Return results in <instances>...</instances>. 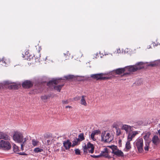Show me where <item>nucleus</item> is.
<instances>
[{"mask_svg":"<svg viewBox=\"0 0 160 160\" xmlns=\"http://www.w3.org/2000/svg\"><path fill=\"white\" fill-rule=\"evenodd\" d=\"M116 54H119L121 53V50L120 49H117L114 52Z\"/></svg>","mask_w":160,"mask_h":160,"instance_id":"obj_39","label":"nucleus"},{"mask_svg":"<svg viewBox=\"0 0 160 160\" xmlns=\"http://www.w3.org/2000/svg\"><path fill=\"white\" fill-rule=\"evenodd\" d=\"M133 144L135 148L137 149L139 153L143 152V141L142 138H138L134 142Z\"/></svg>","mask_w":160,"mask_h":160,"instance_id":"obj_2","label":"nucleus"},{"mask_svg":"<svg viewBox=\"0 0 160 160\" xmlns=\"http://www.w3.org/2000/svg\"><path fill=\"white\" fill-rule=\"evenodd\" d=\"M151 46H148V47L147 48H148V49L150 48H151Z\"/></svg>","mask_w":160,"mask_h":160,"instance_id":"obj_48","label":"nucleus"},{"mask_svg":"<svg viewBox=\"0 0 160 160\" xmlns=\"http://www.w3.org/2000/svg\"><path fill=\"white\" fill-rule=\"evenodd\" d=\"M150 142H146L145 143V146L144 148V149L145 151H148L149 146Z\"/></svg>","mask_w":160,"mask_h":160,"instance_id":"obj_27","label":"nucleus"},{"mask_svg":"<svg viewBox=\"0 0 160 160\" xmlns=\"http://www.w3.org/2000/svg\"><path fill=\"white\" fill-rule=\"evenodd\" d=\"M150 66H155V64H150Z\"/></svg>","mask_w":160,"mask_h":160,"instance_id":"obj_46","label":"nucleus"},{"mask_svg":"<svg viewBox=\"0 0 160 160\" xmlns=\"http://www.w3.org/2000/svg\"><path fill=\"white\" fill-rule=\"evenodd\" d=\"M43 151V150L42 149H40L38 148H35L33 151L35 153H38L42 152Z\"/></svg>","mask_w":160,"mask_h":160,"instance_id":"obj_31","label":"nucleus"},{"mask_svg":"<svg viewBox=\"0 0 160 160\" xmlns=\"http://www.w3.org/2000/svg\"><path fill=\"white\" fill-rule=\"evenodd\" d=\"M121 129L124 130L127 133H128L132 131V127L127 124H123L121 127Z\"/></svg>","mask_w":160,"mask_h":160,"instance_id":"obj_11","label":"nucleus"},{"mask_svg":"<svg viewBox=\"0 0 160 160\" xmlns=\"http://www.w3.org/2000/svg\"><path fill=\"white\" fill-rule=\"evenodd\" d=\"M63 145L66 149L69 150L72 146V143L69 140H67L66 141L63 142Z\"/></svg>","mask_w":160,"mask_h":160,"instance_id":"obj_14","label":"nucleus"},{"mask_svg":"<svg viewBox=\"0 0 160 160\" xmlns=\"http://www.w3.org/2000/svg\"><path fill=\"white\" fill-rule=\"evenodd\" d=\"M81 98V97L80 96H76L74 98V99L75 101H78Z\"/></svg>","mask_w":160,"mask_h":160,"instance_id":"obj_40","label":"nucleus"},{"mask_svg":"<svg viewBox=\"0 0 160 160\" xmlns=\"http://www.w3.org/2000/svg\"><path fill=\"white\" fill-rule=\"evenodd\" d=\"M28 52H25V54L26 55H27V57L29 56V55H28Z\"/></svg>","mask_w":160,"mask_h":160,"instance_id":"obj_45","label":"nucleus"},{"mask_svg":"<svg viewBox=\"0 0 160 160\" xmlns=\"http://www.w3.org/2000/svg\"><path fill=\"white\" fill-rule=\"evenodd\" d=\"M11 83V82L9 81H5L3 82V84L4 85H9Z\"/></svg>","mask_w":160,"mask_h":160,"instance_id":"obj_37","label":"nucleus"},{"mask_svg":"<svg viewBox=\"0 0 160 160\" xmlns=\"http://www.w3.org/2000/svg\"><path fill=\"white\" fill-rule=\"evenodd\" d=\"M78 141L80 142L84 140L85 138L84 137L83 134L82 133H81L78 136V138H77Z\"/></svg>","mask_w":160,"mask_h":160,"instance_id":"obj_23","label":"nucleus"},{"mask_svg":"<svg viewBox=\"0 0 160 160\" xmlns=\"http://www.w3.org/2000/svg\"><path fill=\"white\" fill-rule=\"evenodd\" d=\"M62 102L63 104H67L68 103V102L67 100H62Z\"/></svg>","mask_w":160,"mask_h":160,"instance_id":"obj_42","label":"nucleus"},{"mask_svg":"<svg viewBox=\"0 0 160 160\" xmlns=\"http://www.w3.org/2000/svg\"><path fill=\"white\" fill-rule=\"evenodd\" d=\"M92 157H93L94 158H99L100 157V155H97V156H91Z\"/></svg>","mask_w":160,"mask_h":160,"instance_id":"obj_43","label":"nucleus"},{"mask_svg":"<svg viewBox=\"0 0 160 160\" xmlns=\"http://www.w3.org/2000/svg\"><path fill=\"white\" fill-rule=\"evenodd\" d=\"M51 97L50 95H44L41 96V98L44 102H46L47 100L49 99Z\"/></svg>","mask_w":160,"mask_h":160,"instance_id":"obj_21","label":"nucleus"},{"mask_svg":"<svg viewBox=\"0 0 160 160\" xmlns=\"http://www.w3.org/2000/svg\"><path fill=\"white\" fill-rule=\"evenodd\" d=\"M3 139L6 140H10V137H9L6 134L2 132H0V139Z\"/></svg>","mask_w":160,"mask_h":160,"instance_id":"obj_15","label":"nucleus"},{"mask_svg":"<svg viewBox=\"0 0 160 160\" xmlns=\"http://www.w3.org/2000/svg\"><path fill=\"white\" fill-rule=\"evenodd\" d=\"M0 63L1 65L4 66H6L7 65H8L9 63V61H7V60L4 58H3L0 61Z\"/></svg>","mask_w":160,"mask_h":160,"instance_id":"obj_18","label":"nucleus"},{"mask_svg":"<svg viewBox=\"0 0 160 160\" xmlns=\"http://www.w3.org/2000/svg\"><path fill=\"white\" fill-rule=\"evenodd\" d=\"M64 55H66V54L64 53Z\"/></svg>","mask_w":160,"mask_h":160,"instance_id":"obj_52","label":"nucleus"},{"mask_svg":"<svg viewBox=\"0 0 160 160\" xmlns=\"http://www.w3.org/2000/svg\"><path fill=\"white\" fill-rule=\"evenodd\" d=\"M152 141L154 145H157L159 142V138L158 136L156 135L154 136L152 138Z\"/></svg>","mask_w":160,"mask_h":160,"instance_id":"obj_17","label":"nucleus"},{"mask_svg":"<svg viewBox=\"0 0 160 160\" xmlns=\"http://www.w3.org/2000/svg\"><path fill=\"white\" fill-rule=\"evenodd\" d=\"M22 85L24 88H30L32 86V84L31 81L27 80L22 83Z\"/></svg>","mask_w":160,"mask_h":160,"instance_id":"obj_13","label":"nucleus"},{"mask_svg":"<svg viewBox=\"0 0 160 160\" xmlns=\"http://www.w3.org/2000/svg\"><path fill=\"white\" fill-rule=\"evenodd\" d=\"M37 54H38V56L37 57V56H36V57H35V55H34L33 57H34V58H35L36 61H39L40 57V54L39 53H37Z\"/></svg>","mask_w":160,"mask_h":160,"instance_id":"obj_33","label":"nucleus"},{"mask_svg":"<svg viewBox=\"0 0 160 160\" xmlns=\"http://www.w3.org/2000/svg\"><path fill=\"white\" fill-rule=\"evenodd\" d=\"M101 136L102 141L105 142H110L113 139L112 137L111 136L109 133L106 134L105 131L103 132Z\"/></svg>","mask_w":160,"mask_h":160,"instance_id":"obj_6","label":"nucleus"},{"mask_svg":"<svg viewBox=\"0 0 160 160\" xmlns=\"http://www.w3.org/2000/svg\"><path fill=\"white\" fill-rule=\"evenodd\" d=\"M130 142V141L128 140L126 143L125 148L124 149L126 151H128L131 148Z\"/></svg>","mask_w":160,"mask_h":160,"instance_id":"obj_19","label":"nucleus"},{"mask_svg":"<svg viewBox=\"0 0 160 160\" xmlns=\"http://www.w3.org/2000/svg\"><path fill=\"white\" fill-rule=\"evenodd\" d=\"M95 135V134L92 132L90 135V137L94 141H95V139L94 138Z\"/></svg>","mask_w":160,"mask_h":160,"instance_id":"obj_34","label":"nucleus"},{"mask_svg":"<svg viewBox=\"0 0 160 160\" xmlns=\"http://www.w3.org/2000/svg\"><path fill=\"white\" fill-rule=\"evenodd\" d=\"M11 148L10 143L8 141L1 140L0 141V149L4 150H8Z\"/></svg>","mask_w":160,"mask_h":160,"instance_id":"obj_3","label":"nucleus"},{"mask_svg":"<svg viewBox=\"0 0 160 160\" xmlns=\"http://www.w3.org/2000/svg\"><path fill=\"white\" fill-rule=\"evenodd\" d=\"M94 147L93 145L90 142H88L87 145H86L83 147V151L86 153L88 152V151L89 153H92L94 152Z\"/></svg>","mask_w":160,"mask_h":160,"instance_id":"obj_8","label":"nucleus"},{"mask_svg":"<svg viewBox=\"0 0 160 160\" xmlns=\"http://www.w3.org/2000/svg\"><path fill=\"white\" fill-rule=\"evenodd\" d=\"M128 134V140L131 141L132 140V139L138 134V132L137 131H134L132 132H131Z\"/></svg>","mask_w":160,"mask_h":160,"instance_id":"obj_12","label":"nucleus"},{"mask_svg":"<svg viewBox=\"0 0 160 160\" xmlns=\"http://www.w3.org/2000/svg\"><path fill=\"white\" fill-rule=\"evenodd\" d=\"M22 134L19 132H16L13 136V140L18 143L21 142L23 140Z\"/></svg>","mask_w":160,"mask_h":160,"instance_id":"obj_7","label":"nucleus"},{"mask_svg":"<svg viewBox=\"0 0 160 160\" xmlns=\"http://www.w3.org/2000/svg\"><path fill=\"white\" fill-rule=\"evenodd\" d=\"M75 153L76 155H80V150L78 149H75Z\"/></svg>","mask_w":160,"mask_h":160,"instance_id":"obj_35","label":"nucleus"},{"mask_svg":"<svg viewBox=\"0 0 160 160\" xmlns=\"http://www.w3.org/2000/svg\"><path fill=\"white\" fill-rule=\"evenodd\" d=\"M115 129L116 130V134L117 136H119L121 134V130L120 128L117 127H116Z\"/></svg>","mask_w":160,"mask_h":160,"instance_id":"obj_29","label":"nucleus"},{"mask_svg":"<svg viewBox=\"0 0 160 160\" xmlns=\"http://www.w3.org/2000/svg\"><path fill=\"white\" fill-rule=\"evenodd\" d=\"M113 128H115L116 127H117V126L116 125H113Z\"/></svg>","mask_w":160,"mask_h":160,"instance_id":"obj_49","label":"nucleus"},{"mask_svg":"<svg viewBox=\"0 0 160 160\" xmlns=\"http://www.w3.org/2000/svg\"><path fill=\"white\" fill-rule=\"evenodd\" d=\"M143 63L142 62H140L136 63L135 65L127 66L124 68L117 69L109 72L108 73V77H110L111 78L115 77L116 75L120 74L123 73H124V75L128 74L130 72H135L138 70L143 68Z\"/></svg>","mask_w":160,"mask_h":160,"instance_id":"obj_1","label":"nucleus"},{"mask_svg":"<svg viewBox=\"0 0 160 160\" xmlns=\"http://www.w3.org/2000/svg\"><path fill=\"white\" fill-rule=\"evenodd\" d=\"M154 46H157V45H156V44H155V45H154Z\"/></svg>","mask_w":160,"mask_h":160,"instance_id":"obj_51","label":"nucleus"},{"mask_svg":"<svg viewBox=\"0 0 160 160\" xmlns=\"http://www.w3.org/2000/svg\"><path fill=\"white\" fill-rule=\"evenodd\" d=\"M93 133H94L95 135L96 134H98V133H99L100 132V131L99 130H94L93 131Z\"/></svg>","mask_w":160,"mask_h":160,"instance_id":"obj_38","label":"nucleus"},{"mask_svg":"<svg viewBox=\"0 0 160 160\" xmlns=\"http://www.w3.org/2000/svg\"><path fill=\"white\" fill-rule=\"evenodd\" d=\"M71 106H66V108H71Z\"/></svg>","mask_w":160,"mask_h":160,"instance_id":"obj_47","label":"nucleus"},{"mask_svg":"<svg viewBox=\"0 0 160 160\" xmlns=\"http://www.w3.org/2000/svg\"><path fill=\"white\" fill-rule=\"evenodd\" d=\"M108 151L107 148H104L102 151L101 152V155L105 157H108Z\"/></svg>","mask_w":160,"mask_h":160,"instance_id":"obj_16","label":"nucleus"},{"mask_svg":"<svg viewBox=\"0 0 160 160\" xmlns=\"http://www.w3.org/2000/svg\"><path fill=\"white\" fill-rule=\"evenodd\" d=\"M98 55V54H96V56H97Z\"/></svg>","mask_w":160,"mask_h":160,"instance_id":"obj_53","label":"nucleus"},{"mask_svg":"<svg viewBox=\"0 0 160 160\" xmlns=\"http://www.w3.org/2000/svg\"><path fill=\"white\" fill-rule=\"evenodd\" d=\"M64 80V79H62L61 78L53 79L48 82L47 84L48 86L50 87L52 85L53 86V84L56 85L57 84L60 83L61 80Z\"/></svg>","mask_w":160,"mask_h":160,"instance_id":"obj_9","label":"nucleus"},{"mask_svg":"<svg viewBox=\"0 0 160 160\" xmlns=\"http://www.w3.org/2000/svg\"><path fill=\"white\" fill-rule=\"evenodd\" d=\"M44 86L42 83L38 84L35 86V88L34 90L35 92L36 93H39L41 92L43 90Z\"/></svg>","mask_w":160,"mask_h":160,"instance_id":"obj_10","label":"nucleus"},{"mask_svg":"<svg viewBox=\"0 0 160 160\" xmlns=\"http://www.w3.org/2000/svg\"><path fill=\"white\" fill-rule=\"evenodd\" d=\"M150 134L151 133L150 132H147L145 133V135L143 136L144 139L145 140H148V138H149Z\"/></svg>","mask_w":160,"mask_h":160,"instance_id":"obj_24","label":"nucleus"},{"mask_svg":"<svg viewBox=\"0 0 160 160\" xmlns=\"http://www.w3.org/2000/svg\"><path fill=\"white\" fill-rule=\"evenodd\" d=\"M38 143H39L38 141L37 140H35L34 139H32V145L34 146H37Z\"/></svg>","mask_w":160,"mask_h":160,"instance_id":"obj_30","label":"nucleus"},{"mask_svg":"<svg viewBox=\"0 0 160 160\" xmlns=\"http://www.w3.org/2000/svg\"><path fill=\"white\" fill-rule=\"evenodd\" d=\"M24 141L22 142V143H21V149L22 151H23L24 150V148H23V147L25 145V142L26 141V138H25L24 139Z\"/></svg>","mask_w":160,"mask_h":160,"instance_id":"obj_32","label":"nucleus"},{"mask_svg":"<svg viewBox=\"0 0 160 160\" xmlns=\"http://www.w3.org/2000/svg\"><path fill=\"white\" fill-rule=\"evenodd\" d=\"M64 86V84H62L61 85H59L57 86H53V88L55 90H57L58 91L60 92L63 86Z\"/></svg>","mask_w":160,"mask_h":160,"instance_id":"obj_22","label":"nucleus"},{"mask_svg":"<svg viewBox=\"0 0 160 160\" xmlns=\"http://www.w3.org/2000/svg\"><path fill=\"white\" fill-rule=\"evenodd\" d=\"M30 59H31V58H30V57H29L28 58H27V60L29 59V60H30Z\"/></svg>","mask_w":160,"mask_h":160,"instance_id":"obj_50","label":"nucleus"},{"mask_svg":"<svg viewBox=\"0 0 160 160\" xmlns=\"http://www.w3.org/2000/svg\"><path fill=\"white\" fill-rule=\"evenodd\" d=\"M74 77V76L72 75H68L64 76V78L66 80H71Z\"/></svg>","mask_w":160,"mask_h":160,"instance_id":"obj_26","label":"nucleus"},{"mask_svg":"<svg viewBox=\"0 0 160 160\" xmlns=\"http://www.w3.org/2000/svg\"><path fill=\"white\" fill-rule=\"evenodd\" d=\"M105 74V76H103V74L102 73L92 74L91 75V77L97 80H107L110 78V77H108V73Z\"/></svg>","mask_w":160,"mask_h":160,"instance_id":"obj_4","label":"nucleus"},{"mask_svg":"<svg viewBox=\"0 0 160 160\" xmlns=\"http://www.w3.org/2000/svg\"><path fill=\"white\" fill-rule=\"evenodd\" d=\"M112 149V153L114 155L118 157H122L124 156L123 153L118 148L117 146L113 145L111 147Z\"/></svg>","mask_w":160,"mask_h":160,"instance_id":"obj_5","label":"nucleus"},{"mask_svg":"<svg viewBox=\"0 0 160 160\" xmlns=\"http://www.w3.org/2000/svg\"><path fill=\"white\" fill-rule=\"evenodd\" d=\"M18 154L20 155H27V154L24 152H20L18 153Z\"/></svg>","mask_w":160,"mask_h":160,"instance_id":"obj_41","label":"nucleus"},{"mask_svg":"<svg viewBox=\"0 0 160 160\" xmlns=\"http://www.w3.org/2000/svg\"><path fill=\"white\" fill-rule=\"evenodd\" d=\"M47 143L48 144H49L50 143V140H47Z\"/></svg>","mask_w":160,"mask_h":160,"instance_id":"obj_44","label":"nucleus"},{"mask_svg":"<svg viewBox=\"0 0 160 160\" xmlns=\"http://www.w3.org/2000/svg\"><path fill=\"white\" fill-rule=\"evenodd\" d=\"M13 151L14 152H16L19 151L18 147L15 144H13Z\"/></svg>","mask_w":160,"mask_h":160,"instance_id":"obj_28","label":"nucleus"},{"mask_svg":"<svg viewBox=\"0 0 160 160\" xmlns=\"http://www.w3.org/2000/svg\"><path fill=\"white\" fill-rule=\"evenodd\" d=\"M79 142H80L77 138L74 139V140L72 141V147H73L76 145H77Z\"/></svg>","mask_w":160,"mask_h":160,"instance_id":"obj_25","label":"nucleus"},{"mask_svg":"<svg viewBox=\"0 0 160 160\" xmlns=\"http://www.w3.org/2000/svg\"><path fill=\"white\" fill-rule=\"evenodd\" d=\"M11 88H13L14 89H18V86L17 85H11Z\"/></svg>","mask_w":160,"mask_h":160,"instance_id":"obj_36","label":"nucleus"},{"mask_svg":"<svg viewBox=\"0 0 160 160\" xmlns=\"http://www.w3.org/2000/svg\"><path fill=\"white\" fill-rule=\"evenodd\" d=\"M85 97L86 96L84 95L82 96L81 99L80 100V103L82 105H83L85 106H87V105L85 99Z\"/></svg>","mask_w":160,"mask_h":160,"instance_id":"obj_20","label":"nucleus"}]
</instances>
